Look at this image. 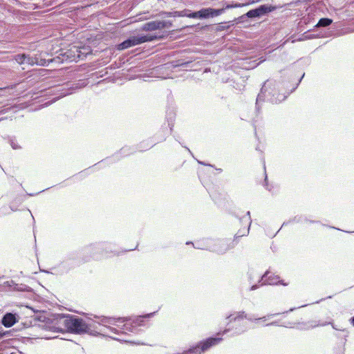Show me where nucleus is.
<instances>
[{"label": "nucleus", "instance_id": "f257e3e1", "mask_svg": "<svg viewBox=\"0 0 354 354\" xmlns=\"http://www.w3.org/2000/svg\"><path fill=\"white\" fill-rule=\"evenodd\" d=\"M305 73H303L301 77L295 83L294 86L288 92L282 93L279 88L280 83L274 80H266L258 94L256 100L255 109L257 113L260 111V104L261 102L268 101L272 104H278L285 100L288 95L292 93L298 87Z\"/></svg>", "mask_w": 354, "mask_h": 354}, {"label": "nucleus", "instance_id": "f03ea898", "mask_svg": "<svg viewBox=\"0 0 354 354\" xmlns=\"http://www.w3.org/2000/svg\"><path fill=\"white\" fill-rule=\"evenodd\" d=\"M91 53V50L88 46L73 45L68 49L59 48L56 50L53 55L55 56L54 59L55 64H59L64 62L69 63L83 59Z\"/></svg>", "mask_w": 354, "mask_h": 354}, {"label": "nucleus", "instance_id": "7ed1b4c3", "mask_svg": "<svg viewBox=\"0 0 354 354\" xmlns=\"http://www.w3.org/2000/svg\"><path fill=\"white\" fill-rule=\"evenodd\" d=\"M160 37L156 35L151 34H138L136 35L130 36L127 39L120 43L117 46V49L124 50L129 48L144 44L145 42L151 41L158 39Z\"/></svg>", "mask_w": 354, "mask_h": 354}, {"label": "nucleus", "instance_id": "20e7f679", "mask_svg": "<svg viewBox=\"0 0 354 354\" xmlns=\"http://www.w3.org/2000/svg\"><path fill=\"white\" fill-rule=\"evenodd\" d=\"M54 50H51L50 52H41L40 53L36 54L34 57L30 55L26 54L25 64L30 66L38 65L42 66H48L52 64H55L54 59L55 53Z\"/></svg>", "mask_w": 354, "mask_h": 354}, {"label": "nucleus", "instance_id": "39448f33", "mask_svg": "<svg viewBox=\"0 0 354 354\" xmlns=\"http://www.w3.org/2000/svg\"><path fill=\"white\" fill-rule=\"evenodd\" d=\"M64 326L71 333L82 334L89 330L86 322L75 316L67 317L64 321Z\"/></svg>", "mask_w": 354, "mask_h": 354}, {"label": "nucleus", "instance_id": "423d86ee", "mask_svg": "<svg viewBox=\"0 0 354 354\" xmlns=\"http://www.w3.org/2000/svg\"><path fill=\"white\" fill-rule=\"evenodd\" d=\"M145 317H138L136 319H109V323L114 324L120 328V330L123 333L127 332H132L136 327L141 325L142 319Z\"/></svg>", "mask_w": 354, "mask_h": 354}, {"label": "nucleus", "instance_id": "0eeeda50", "mask_svg": "<svg viewBox=\"0 0 354 354\" xmlns=\"http://www.w3.org/2000/svg\"><path fill=\"white\" fill-rule=\"evenodd\" d=\"M73 85V84L67 82L62 85H57L50 88L48 93L55 95L51 101L55 102L64 96L72 94L75 89Z\"/></svg>", "mask_w": 354, "mask_h": 354}, {"label": "nucleus", "instance_id": "6e6552de", "mask_svg": "<svg viewBox=\"0 0 354 354\" xmlns=\"http://www.w3.org/2000/svg\"><path fill=\"white\" fill-rule=\"evenodd\" d=\"M276 10V6L270 4H262L259 6L251 9L245 13V16L250 19H259L268 13Z\"/></svg>", "mask_w": 354, "mask_h": 354}, {"label": "nucleus", "instance_id": "1a4fd4ad", "mask_svg": "<svg viewBox=\"0 0 354 354\" xmlns=\"http://www.w3.org/2000/svg\"><path fill=\"white\" fill-rule=\"evenodd\" d=\"M237 218L238 216H236ZM239 220L241 223H243V227L239 230V232L234 236V241H240V238L242 236H246L249 234L250 225L252 223V219L250 216V212L248 211L243 217H239Z\"/></svg>", "mask_w": 354, "mask_h": 354}, {"label": "nucleus", "instance_id": "9d476101", "mask_svg": "<svg viewBox=\"0 0 354 354\" xmlns=\"http://www.w3.org/2000/svg\"><path fill=\"white\" fill-rule=\"evenodd\" d=\"M223 13H224V10H217L216 8L208 7L203 8L198 11H195L193 16H194V19H207L219 16Z\"/></svg>", "mask_w": 354, "mask_h": 354}, {"label": "nucleus", "instance_id": "9b49d317", "mask_svg": "<svg viewBox=\"0 0 354 354\" xmlns=\"http://www.w3.org/2000/svg\"><path fill=\"white\" fill-rule=\"evenodd\" d=\"M172 26V21L169 20H154L143 24L142 30L145 31H153L156 30L170 28Z\"/></svg>", "mask_w": 354, "mask_h": 354}, {"label": "nucleus", "instance_id": "f8f14e48", "mask_svg": "<svg viewBox=\"0 0 354 354\" xmlns=\"http://www.w3.org/2000/svg\"><path fill=\"white\" fill-rule=\"evenodd\" d=\"M223 340L222 337H209L199 343L202 351L204 353L212 346L218 344Z\"/></svg>", "mask_w": 354, "mask_h": 354}, {"label": "nucleus", "instance_id": "ddd939ff", "mask_svg": "<svg viewBox=\"0 0 354 354\" xmlns=\"http://www.w3.org/2000/svg\"><path fill=\"white\" fill-rule=\"evenodd\" d=\"M165 139H166L165 136H162V138H160L159 139H156V141H153L151 139L144 140L140 143L138 149L140 151H146L147 149H151L156 144L165 140Z\"/></svg>", "mask_w": 354, "mask_h": 354}, {"label": "nucleus", "instance_id": "4468645a", "mask_svg": "<svg viewBox=\"0 0 354 354\" xmlns=\"http://www.w3.org/2000/svg\"><path fill=\"white\" fill-rule=\"evenodd\" d=\"M269 274L270 272H266L262 278L264 279V280L266 281L270 285L281 284L283 286H288L289 284L288 282H284L283 280H280L279 276H269Z\"/></svg>", "mask_w": 354, "mask_h": 354}, {"label": "nucleus", "instance_id": "2eb2a0df", "mask_svg": "<svg viewBox=\"0 0 354 354\" xmlns=\"http://www.w3.org/2000/svg\"><path fill=\"white\" fill-rule=\"evenodd\" d=\"M1 322L5 327H11L16 322L15 316L12 313H7L3 316Z\"/></svg>", "mask_w": 354, "mask_h": 354}, {"label": "nucleus", "instance_id": "dca6fc26", "mask_svg": "<svg viewBox=\"0 0 354 354\" xmlns=\"http://www.w3.org/2000/svg\"><path fill=\"white\" fill-rule=\"evenodd\" d=\"M246 318V314L244 312H239L230 315L227 317L228 323L240 322Z\"/></svg>", "mask_w": 354, "mask_h": 354}, {"label": "nucleus", "instance_id": "f3484780", "mask_svg": "<svg viewBox=\"0 0 354 354\" xmlns=\"http://www.w3.org/2000/svg\"><path fill=\"white\" fill-rule=\"evenodd\" d=\"M176 113L174 110H169L167 113L166 119L168 122V133H171L173 131V127L174 126V120H175Z\"/></svg>", "mask_w": 354, "mask_h": 354}, {"label": "nucleus", "instance_id": "a211bd4d", "mask_svg": "<svg viewBox=\"0 0 354 354\" xmlns=\"http://www.w3.org/2000/svg\"><path fill=\"white\" fill-rule=\"evenodd\" d=\"M308 218L305 215H297L295 217H293L292 219H290L287 222H284L282 225V226L286 225L290 223H308Z\"/></svg>", "mask_w": 354, "mask_h": 354}, {"label": "nucleus", "instance_id": "6ab92c4d", "mask_svg": "<svg viewBox=\"0 0 354 354\" xmlns=\"http://www.w3.org/2000/svg\"><path fill=\"white\" fill-rule=\"evenodd\" d=\"M333 23V19L328 17L321 18L317 24L314 26V29H317L320 28H326L331 25Z\"/></svg>", "mask_w": 354, "mask_h": 354}, {"label": "nucleus", "instance_id": "aec40b11", "mask_svg": "<svg viewBox=\"0 0 354 354\" xmlns=\"http://www.w3.org/2000/svg\"><path fill=\"white\" fill-rule=\"evenodd\" d=\"M234 21L229 22H221L217 24L215 30L216 32H221L228 30L231 26H234Z\"/></svg>", "mask_w": 354, "mask_h": 354}, {"label": "nucleus", "instance_id": "412c9836", "mask_svg": "<svg viewBox=\"0 0 354 354\" xmlns=\"http://www.w3.org/2000/svg\"><path fill=\"white\" fill-rule=\"evenodd\" d=\"M194 13L195 11H192L189 9H184L180 11H176V15H177V17H186L191 19H194V16H193Z\"/></svg>", "mask_w": 354, "mask_h": 354}, {"label": "nucleus", "instance_id": "4be33fe9", "mask_svg": "<svg viewBox=\"0 0 354 354\" xmlns=\"http://www.w3.org/2000/svg\"><path fill=\"white\" fill-rule=\"evenodd\" d=\"M322 37H323V35L321 32L315 34L313 33L312 30H308L302 35V38L301 39V40L312 39L314 38H319Z\"/></svg>", "mask_w": 354, "mask_h": 354}, {"label": "nucleus", "instance_id": "5701e85b", "mask_svg": "<svg viewBox=\"0 0 354 354\" xmlns=\"http://www.w3.org/2000/svg\"><path fill=\"white\" fill-rule=\"evenodd\" d=\"M201 347L198 343L196 346L191 347L189 349L183 352V354H201L203 353L201 349Z\"/></svg>", "mask_w": 354, "mask_h": 354}, {"label": "nucleus", "instance_id": "b1692460", "mask_svg": "<svg viewBox=\"0 0 354 354\" xmlns=\"http://www.w3.org/2000/svg\"><path fill=\"white\" fill-rule=\"evenodd\" d=\"M26 53H20L15 55L13 59L20 65L25 64Z\"/></svg>", "mask_w": 354, "mask_h": 354}, {"label": "nucleus", "instance_id": "393cba45", "mask_svg": "<svg viewBox=\"0 0 354 354\" xmlns=\"http://www.w3.org/2000/svg\"><path fill=\"white\" fill-rule=\"evenodd\" d=\"M132 153V151L130 147H122L118 153H117L115 155L118 156V154H120L122 156H126L129 155Z\"/></svg>", "mask_w": 354, "mask_h": 354}, {"label": "nucleus", "instance_id": "a878e982", "mask_svg": "<svg viewBox=\"0 0 354 354\" xmlns=\"http://www.w3.org/2000/svg\"><path fill=\"white\" fill-rule=\"evenodd\" d=\"M9 144L13 149H21V146L18 144L15 138H9Z\"/></svg>", "mask_w": 354, "mask_h": 354}, {"label": "nucleus", "instance_id": "bb28decb", "mask_svg": "<svg viewBox=\"0 0 354 354\" xmlns=\"http://www.w3.org/2000/svg\"><path fill=\"white\" fill-rule=\"evenodd\" d=\"M190 63H191V62H183L180 59H178V60L174 62L173 66L174 67H178V66L187 67L189 66V64Z\"/></svg>", "mask_w": 354, "mask_h": 354}, {"label": "nucleus", "instance_id": "cd10ccee", "mask_svg": "<svg viewBox=\"0 0 354 354\" xmlns=\"http://www.w3.org/2000/svg\"><path fill=\"white\" fill-rule=\"evenodd\" d=\"M248 19H250L248 17L245 16V14L239 17L238 18L235 19L234 21H235L236 24H243L245 21H248Z\"/></svg>", "mask_w": 354, "mask_h": 354}, {"label": "nucleus", "instance_id": "c85d7f7f", "mask_svg": "<svg viewBox=\"0 0 354 354\" xmlns=\"http://www.w3.org/2000/svg\"><path fill=\"white\" fill-rule=\"evenodd\" d=\"M160 15L162 18L171 17H177V15H176V11H174V12H161L160 14Z\"/></svg>", "mask_w": 354, "mask_h": 354}, {"label": "nucleus", "instance_id": "c756f323", "mask_svg": "<svg viewBox=\"0 0 354 354\" xmlns=\"http://www.w3.org/2000/svg\"><path fill=\"white\" fill-rule=\"evenodd\" d=\"M240 5L239 4H236V5H231V4H226V6L222 8H216L217 10H224V12L225 11V10H227V9H230V8H235V7H239Z\"/></svg>", "mask_w": 354, "mask_h": 354}, {"label": "nucleus", "instance_id": "7c9ffc66", "mask_svg": "<svg viewBox=\"0 0 354 354\" xmlns=\"http://www.w3.org/2000/svg\"><path fill=\"white\" fill-rule=\"evenodd\" d=\"M263 186L265 187V188L269 191V192H272V187H270L268 183V178H267V176H266V178H265V183L263 185Z\"/></svg>", "mask_w": 354, "mask_h": 354}, {"label": "nucleus", "instance_id": "2f4dec72", "mask_svg": "<svg viewBox=\"0 0 354 354\" xmlns=\"http://www.w3.org/2000/svg\"><path fill=\"white\" fill-rule=\"evenodd\" d=\"M197 161H198V163L200 164V165H205V166H209V167H214V165H212L211 164L205 163V162L201 161V160H197Z\"/></svg>", "mask_w": 354, "mask_h": 354}, {"label": "nucleus", "instance_id": "473e14b6", "mask_svg": "<svg viewBox=\"0 0 354 354\" xmlns=\"http://www.w3.org/2000/svg\"><path fill=\"white\" fill-rule=\"evenodd\" d=\"M308 223H319V221H313V220L308 219Z\"/></svg>", "mask_w": 354, "mask_h": 354}, {"label": "nucleus", "instance_id": "72a5a7b5", "mask_svg": "<svg viewBox=\"0 0 354 354\" xmlns=\"http://www.w3.org/2000/svg\"><path fill=\"white\" fill-rule=\"evenodd\" d=\"M107 161H108V159H105V160H101V162H98V164L104 163V162H107Z\"/></svg>", "mask_w": 354, "mask_h": 354}, {"label": "nucleus", "instance_id": "f704fd0d", "mask_svg": "<svg viewBox=\"0 0 354 354\" xmlns=\"http://www.w3.org/2000/svg\"><path fill=\"white\" fill-rule=\"evenodd\" d=\"M257 288V286H252L250 288L251 290H254Z\"/></svg>", "mask_w": 354, "mask_h": 354}, {"label": "nucleus", "instance_id": "c9c22d12", "mask_svg": "<svg viewBox=\"0 0 354 354\" xmlns=\"http://www.w3.org/2000/svg\"><path fill=\"white\" fill-rule=\"evenodd\" d=\"M227 331V330H225L222 333V334L225 333ZM221 335V333H218V335Z\"/></svg>", "mask_w": 354, "mask_h": 354}, {"label": "nucleus", "instance_id": "e433bc0d", "mask_svg": "<svg viewBox=\"0 0 354 354\" xmlns=\"http://www.w3.org/2000/svg\"><path fill=\"white\" fill-rule=\"evenodd\" d=\"M216 169V171H217L218 172H219V173L222 172V171H223V170H222V169H220V168H218V169Z\"/></svg>", "mask_w": 354, "mask_h": 354}, {"label": "nucleus", "instance_id": "4c0bfd02", "mask_svg": "<svg viewBox=\"0 0 354 354\" xmlns=\"http://www.w3.org/2000/svg\"><path fill=\"white\" fill-rule=\"evenodd\" d=\"M86 170H87V169L84 170L83 171L80 172V175H83V174H84V173H86Z\"/></svg>", "mask_w": 354, "mask_h": 354}, {"label": "nucleus", "instance_id": "58836bf2", "mask_svg": "<svg viewBox=\"0 0 354 354\" xmlns=\"http://www.w3.org/2000/svg\"><path fill=\"white\" fill-rule=\"evenodd\" d=\"M351 324L354 326V317L351 319Z\"/></svg>", "mask_w": 354, "mask_h": 354}, {"label": "nucleus", "instance_id": "ea45409f", "mask_svg": "<svg viewBox=\"0 0 354 354\" xmlns=\"http://www.w3.org/2000/svg\"><path fill=\"white\" fill-rule=\"evenodd\" d=\"M185 243L187 244H192L194 243L192 241H186Z\"/></svg>", "mask_w": 354, "mask_h": 354}, {"label": "nucleus", "instance_id": "a19ab883", "mask_svg": "<svg viewBox=\"0 0 354 354\" xmlns=\"http://www.w3.org/2000/svg\"><path fill=\"white\" fill-rule=\"evenodd\" d=\"M185 147L186 148V149H187V151H188L191 154H192V151L189 150V148H187V147Z\"/></svg>", "mask_w": 354, "mask_h": 354}, {"label": "nucleus", "instance_id": "79ce46f5", "mask_svg": "<svg viewBox=\"0 0 354 354\" xmlns=\"http://www.w3.org/2000/svg\"><path fill=\"white\" fill-rule=\"evenodd\" d=\"M349 233L351 234V235L354 237V231L353 232H351ZM353 241H354V239Z\"/></svg>", "mask_w": 354, "mask_h": 354}, {"label": "nucleus", "instance_id": "37998d69", "mask_svg": "<svg viewBox=\"0 0 354 354\" xmlns=\"http://www.w3.org/2000/svg\"><path fill=\"white\" fill-rule=\"evenodd\" d=\"M264 319H265V317H263V318H259V319H257V321H259V320Z\"/></svg>", "mask_w": 354, "mask_h": 354}, {"label": "nucleus", "instance_id": "c03bdc74", "mask_svg": "<svg viewBox=\"0 0 354 354\" xmlns=\"http://www.w3.org/2000/svg\"><path fill=\"white\" fill-rule=\"evenodd\" d=\"M44 191H45V189L44 190H41V191L39 192L38 193H37V194H39L41 192H44Z\"/></svg>", "mask_w": 354, "mask_h": 354}, {"label": "nucleus", "instance_id": "a18cd8bd", "mask_svg": "<svg viewBox=\"0 0 354 354\" xmlns=\"http://www.w3.org/2000/svg\"><path fill=\"white\" fill-rule=\"evenodd\" d=\"M28 195H29V196H34L35 194H28Z\"/></svg>", "mask_w": 354, "mask_h": 354}, {"label": "nucleus", "instance_id": "49530a36", "mask_svg": "<svg viewBox=\"0 0 354 354\" xmlns=\"http://www.w3.org/2000/svg\"><path fill=\"white\" fill-rule=\"evenodd\" d=\"M3 336V334L0 333V338Z\"/></svg>", "mask_w": 354, "mask_h": 354}, {"label": "nucleus", "instance_id": "de8ad7c7", "mask_svg": "<svg viewBox=\"0 0 354 354\" xmlns=\"http://www.w3.org/2000/svg\"><path fill=\"white\" fill-rule=\"evenodd\" d=\"M1 120H3V119H2V118H1V119H0V121H1Z\"/></svg>", "mask_w": 354, "mask_h": 354}]
</instances>
